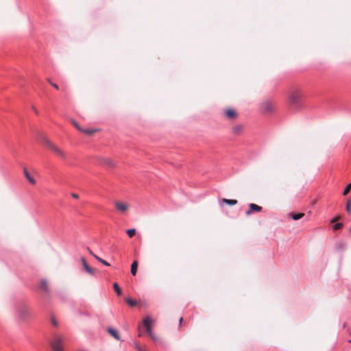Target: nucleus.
<instances>
[{
  "mask_svg": "<svg viewBox=\"0 0 351 351\" xmlns=\"http://www.w3.org/2000/svg\"><path fill=\"white\" fill-rule=\"evenodd\" d=\"M16 314L21 320H25L30 316L31 310L27 306L21 305L17 308Z\"/></svg>",
  "mask_w": 351,
  "mask_h": 351,
  "instance_id": "obj_1",
  "label": "nucleus"
},
{
  "mask_svg": "<svg viewBox=\"0 0 351 351\" xmlns=\"http://www.w3.org/2000/svg\"><path fill=\"white\" fill-rule=\"evenodd\" d=\"M64 339L60 335H54L51 342V346L53 351H63L62 344Z\"/></svg>",
  "mask_w": 351,
  "mask_h": 351,
  "instance_id": "obj_2",
  "label": "nucleus"
},
{
  "mask_svg": "<svg viewBox=\"0 0 351 351\" xmlns=\"http://www.w3.org/2000/svg\"><path fill=\"white\" fill-rule=\"evenodd\" d=\"M115 209L121 214H126L130 208V204L122 201H116L114 203Z\"/></svg>",
  "mask_w": 351,
  "mask_h": 351,
  "instance_id": "obj_3",
  "label": "nucleus"
},
{
  "mask_svg": "<svg viewBox=\"0 0 351 351\" xmlns=\"http://www.w3.org/2000/svg\"><path fill=\"white\" fill-rule=\"evenodd\" d=\"M276 109L274 103L270 101H265L261 104V111L264 114L271 113Z\"/></svg>",
  "mask_w": 351,
  "mask_h": 351,
  "instance_id": "obj_4",
  "label": "nucleus"
},
{
  "mask_svg": "<svg viewBox=\"0 0 351 351\" xmlns=\"http://www.w3.org/2000/svg\"><path fill=\"white\" fill-rule=\"evenodd\" d=\"M223 115L226 119L231 121H234L238 118L237 111L232 108H228L223 110Z\"/></svg>",
  "mask_w": 351,
  "mask_h": 351,
  "instance_id": "obj_5",
  "label": "nucleus"
},
{
  "mask_svg": "<svg viewBox=\"0 0 351 351\" xmlns=\"http://www.w3.org/2000/svg\"><path fill=\"white\" fill-rule=\"evenodd\" d=\"M302 97V93L300 90H296L290 93L289 101L292 104H298Z\"/></svg>",
  "mask_w": 351,
  "mask_h": 351,
  "instance_id": "obj_6",
  "label": "nucleus"
},
{
  "mask_svg": "<svg viewBox=\"0 0 351 351\" xmlns=\"http://www.w3.org/2000/svg\"><path fill=\"white\" fill-rule=\"evenodd\" d=\"M49 148L51 149V151L60 158H66V154L64 153V152L62 151L59 147H58L54 143H53Z\"/></svg>",
  "mask_w": 351,
  "mask_h": 351,
  "instance_id": "obj_7",
  "label": "nucleus"
},
{
  "mask_svg": "<svg viewBox=\"0 0 351 351\" xmlns=\"http://www.w3.org/2000/svg\"><path fill=\"white\" fill-rule=\"evenodd\" d=\"M81 262L85 271L90 275H94L96 273V269L90 267L86 263L84 257L81 258Z\"/></svg>",
  "mask_w": 351,
  "mask_h": 351,
  "instance_id": "obj_8",
  "label": "nucleus"
},
{
  "mask_svg": "<svg viewBox=\"0 0 351 351\" xmlns=\"http://www.w3.org/2000/svg\"><path fill=\"white\" fill-rule=\"evenodd\" d=\"M263 208L255 204H250L249 205V209L246 211L247 215H250L253 212H261Z\"/></svg>",
  "mask_w": 351,
  "mask_h": 351,
  "instance_id": "obj_9",
  "label": "nucleus"
},
{
  "mask_svg": "<svg viewBox=\"0 0 351 351\" xmlns=\"http://www.w3.org/2000/svg\"><path fill=\"white\" fill-rule=\"evenodd\" d=\"M243 125H235L232 128V132L234 136H241L243 133Z\"/></svg>",
  "mask_w": 351,
  "mask_h": 351,
  "instance_id": "obj_10",
  "label": "nucleus"
},
{
  "mask_svg": "<svg viewBox=\"0 0 351 351\" xmlns=\"http://www.w3.org/2000/svg\"><path fill=\"white\" fill-rule=\"evenodd\" d=\"M23 173L26 179L29 181V182L32 184L35 185L36 183V180L34 178L33 176L30 175V173L28 172L27 169L26 168L23 169Z\"/></svg>",
  "mask_w": 351,
  "mask_h": 351,
  "instance_id": "obj_11",
  "label": "nucleus"
},
{
  "mask_svg": "<svg viewBox=\"0 0 351 351\" xmlns=\"http://www.w3.org/2000/svg\"><path fill=\"white\" fill-rule=\"evenodd\" d=\"M101 163L102 165H106L108 167H114L116 165L114 161L110 158H103L101 160Z\"/></svg>",
  "mask_w": 351,
  "mask_h": 351,
  "instance_id": "obj_12",
  "label": "nucleus"
},
{
  "mask_svg": "<svg viewBox=\"0 0 351 351\" xmlns=\"http://www.w3.org/2000/svg\"><path fill=\"white\" fill-rule=\"evenodd\" d=\"M108 332L109 334L112 336L117 340H120V336L119 335L118 331L116 329L109 328H108Z\"/></svg>",
  "mask_w": 351,
  "mask_h": 351,
  "instance_id": "obj_13",
  "label": "nucleus"
},
{
  "mask_svg": "<svg viewBox=\"0 0 351 351\" xmlns=\"http://www.w3.org/2000/svg\"><path fill=\"white\" fill-rule=\"evenodd\" d=\"M40 138H41L42 142L48 147H49L53 144V143L49 138H47L45 136L41 135Z\"/></svg>",
  "mask_w": 351,
  "mask_h": 351,
  "instance_id": "obj_14",
  "label": "nucleus"
},
{
  "mask_svg": "<svg viewBox=\"0 0 351 351\" xmlns=\"http://www.w3.org/2000/svg\"><path fill=\"white\" fill-rule=\"evenodd\" d=\"M138 262L134 261L131 265V273L133 276H135L137 272Z\"/></svg>",
  "mask_w": 351,
  "mask_h": 351,
  "instance_id": "obj_15",
  "label": "nucleus"
},
{
  "mask_svg": "<svg viewBox=\"0 0 351 351\" xmlns=\"http://www.w3.org/2000/svg\"><path fill=\"white\" fill-rule=\"evenodd\" d=\"M40 289L45 293L48 292L47 282L45 280H43L40 283Z\"/></svg>",
  "mask_w": 351,
  "mask_h": 351,
  "instance_id": "obj_16",
  "label": "nucleus"
},
{
  "mask_svg": "<svg viewBox=\"0 0 351 351\" xmlns=\"http://www.w3.org/2000/svg\"><path fill=\"white\" fill-rule=\"evenodd\" d=\"M90 253L98 261H99L100 263H101L102 264H104V265H106V266H110V264L106 262V261L101 259V258H99V256H97V255L94 254L91 251H90Z\"/></svg>",
  "mask_w": 351,
  "mask_h": 351,
  "instance_id": "obj_17",
  "label": "nucleus"
},
{
  "mask_svg": "<svg viewBox=\"0 0 351 351\" xmlns=\"http://www.w3.org/2000/svg\"><path fill=\"white\" fill-rule=\"evenodd\" d=\"M223 202L228 204V205H236L237 204V201L236 199H223Z\"/></svg>",
  "mask_w": 351,
  "mask_h": 351,
  "instance_id": "obj_18",
  "label": "nucleus"
},
{
  "mask_svg": "<svg viewBox=\"0 0 351 351\" xmlns=\"http://www.w3.org/2000/svg\"><path fill=\"white\" fill-rule=\"evenodd\" d=\"M113 288L118 295H121L122 294V291L117 282L113 284Z\"/></svg>",
  "mask_w": 351,
  "mask_h": 351,
  "instance_id": "obj_19",
  "label": "nucleus"
},
{
  "mask_svg": "<svg viewBox=\"0 0 351 351\" xmlns=\"http://www.w3.org/2000/svg\"><path fill=\"white\" fill-rule=\"evenodd\" d=\"M95 131H96L95 130H93V129H83L82 128L81 132L84 133L86 134L91 135L93 133H95Z\"/></svg>",
  "mask_w": 351,
  "mask_h": 351,
  "instance_id": "obj_20",
  "label": "nucleus"
},
{
  "mask_svg": "<svg viewBox=\"0 0 351 351\" xmlns=\"http://www.w3.org/2000/svg\"><path fill=\"white\" fill-rule=\"evenodd\" d=\"M346 209L348 213L351 214V199H348L346 206Z\"/></svg>",
  "mask_w": 351,
  "mask_h": 351,
  "instance_id": "obj_21",
  "label": "nucleus"
},
{
  "mask_svg": "<svg viewBox=\"0 0 351 351\" xmlns=\"http://www.w3.org/2000/svg\"><path fill=\"white\" fill-rule=\"evenodd\" d=\"M125 301L128 303V304L130 305V306H134L137 304L136 301L133 300L130 298H126Z\"/></svg>",
  "mask_w": 351,
  "mask_h": 351,
  "instance_id": "obj_22",
  "label": "nucleus"
},
{
  "mask_svg": "<svg viewBox=\"0 0 351 351\" xmlns=\"http://www.w3.org/2000/svg\"><path fill=\"white\" fill-rule=\"evenodd\" d=\"M152 320L149 317H145L143 319V325L145 327L151 326Z\"/></svg>",
  "mask_w": 351,
  "mask_h": 351,
  "instance_id": "obj_23",
  "label": "nucleus"
},
{
  "mask_svg": "<svg viewBox=\"0 0 351 351\" xmlns=\"http://www.w3.org/2000/svg\"><path fill=\"white\" fill-rule=\"evenodd\" d=\"M50 321H51V324L54 327H56V328L58 327V322L57 319H56V317L54 316H51V317Z\"/></svg>",
  "mask_w": 351,
  "mask_h": 351,
  "instance_id": "obj_24",
  "label": "nucleus"
},
{
  "mask_svg": "<svg viewBox=\"0 0 351 351\" xmlns=\"http://www.w3.org/2000/svg\"><path fill=\"white\" fill-rule=\"evenodd\" d=\"M127 234L129 236L130 238H132L135 234H136V230L135 229H129L127 230Z\"/></svg>",
  "mask_w": 351,
  "mask_h": 351,
  "instance_id": "obj_25",
  "label": "nucleus"
},
{
  "mask_svg": "<svg viewBox=\"0 0 351 351\" xmlns=\"http://www.w3.org/2000/svg\"><path fill=\"white\" fill-rule=\"evenodd\" d=\"M304 215V213L293 214L292 215V219L294 220H298V219H301Z\"/></svg>",
  "mask_w": 351,
  "mask_h": 351,
  "instance_id": "obj_26",
  "label": "nucleus"
},
{
  "mask_svg": "<svg viewBox=\"0 0 351 351\" xmlns=\"http://www.w3.org/2000/svg\"><path fill=\"white\" fill-rule=\"evenodd\" d=\"M351 190V182L348 184L344 191H343V195H346Z\"/></svg>",
  "mask_w": 351,
  "mask_h": 351,
  "instance_id": "obj_27",
  "label": "nucleus"
},
{
  "mask_svg": "<svg viewBox=\"0 0 351 351\" xmlns=\"http://www.w3.org/2000/svg\"><path fill=\"white\" fill-rule=\"evenodd\" d=\"M342 227H343V223H336L333 226V229L337 230L341 229Z\"/></svg>",
  "mask_w": 351,
  "mask_h": 351,
  "instance_id": "obj_28",
  "label": "nucleus"
},
{
  "mask_svg": "<svg viewBox=\"0 0 351 351\" xmlns=\"http://www.w3.org/2000/svg\"><path fill=\"white\" fill-rule=\"evenodd\" d=\"M74 126L80 132H82V128L79 125V124L75 121H72Z\"/></svg>",
  "mask_w": 351,
  "mask_h": 351,
  "instance_id": "obj_29",
  "label": "nucleus"
},
{
  "mask_svg": "<svg viewBox=\"0 0 351 351\" xmlns=\"http://www.w3.org/2000/svg\"><path fill=\"white\" fill-rule=\"evenodd\" d=\"M145 328H146V331L149 334V335H151L152 333V329H151V326H147Z\"/></svg>",
  "mask_w": 351,
  "mask_h": 351,
  "instance_id": "obj_30",
  "label": "nucleus"
},
{
  "mask_svg": "<svg viewBox=\"0 0 351 351\" xmlns=\"http://www.w3.org/2000/svg\"><path fill=\"white\" fill-rule=\"evenodd\" d=\"M71 197L75 198V199H78L79 198V195L77 193H71Z\"/></svg>",
  "mask_w": 351,
  "mask_h": 351,
  "instance_id": "obj_31",
  "label": "nucleus"
},
{
  "mask_svg": "<svg viewBox=\"0 0 351 351\" xmlns=\"http://www.w3.org/2000/svg\"><path fill=\"white\" fill-rule=\"evenodd\" d=\"M32 108L34 110V112H35V114H38V111L34 106H32Z\"/></svg>",
  "mask_w": 351,
  "mask_h": 351,
  "instance_id": "obj_32",
  "label": "nucleus"
},
{
  "mask_svg": "<svg viewBox=\"0 0 351 351\" xmlns=\"http://www.w3.org/2000/svg\"><path fill=\"white\" fill-rule=\"evenodd\" d=\"M51 86H53L57 90L59 89L58 86L56 84H55V83H51Z\"/></svg>",
  "mask_w": 351,
  "mask_h": 351,
  "instance_id": "obj_33",
  "label": "nucleus"
},
{
  "mask_svg": "<svg viewBox=\"0 0 351 351\" xmlns=\"http://www.w3.org/2000/svg\"><path fill=\"white\" fill-rule=\"evenodd\" d=\"M149 337L154 340V341H156V337L152 333L151 335H149Z\"/></svg>",
  "mask_w": 351,
  "mask_h": 351,
  "instance_id": "obj_34",
  "label": "nucleus"
},
{
  "mask_svg": "<svg viewBox=\"0 0 351 351\" xmlns=\"http://www.w3.org/2000/svg\"><path fill=\"white\" fill-rule=\"evenodd\" d=\"M337 220H338V217H335V218H333V219H332L331 222H332V223H335V222L336 221H337Z\"/></svg>",
  "mask_w": 351,
  "mask_h": 351,
  "instance_id": "obj_35",
  "label": "nucleus"
},
{
  "mask_svg": "<svg viewBox=\"0 0 351 351\" xmlns=\"http://www.w3.org/2000/svg\"><path fill=\"white\" fill-rule=\"evenodd\" d=\"M47 82H48L49 83H50V84H51V83H52V82H51V81L49 79H47Z\"/></svg>",
  "mask_w": 351,
  "mask_h": 351,
  "instance_id": "obj_36",
  "label": "nucleus"
},
{
  "mask_svg": "<svg viewBox=\"0 0 351 351\" xmlns=\"http://www.w3.org/2000/svg\"><path fill=\"white\" fill-rule=\"evenodd\" d=\"M182 320H183V319H182V317H181V318L180 319V323L182 322Z\"/></svg>",
  "mask_w": 351,
  "mask_h": 351,
  "instance_id": "obj_37",
  "label": "nucleus"
},
{
  "mask_svg": "<svg viewBox=\"0 0 351 351\" xmlns=\"http://www.w3.org/2000/svg\"><path fill=\"white\" fill-rule=\"evenodd\" d=\"M350 232H351V228H350Z\"/></svg>",
  "mask_w": 351,
  "mask_h": 351,
  "instance_id": "obj_38",
  "label": "nucleus"
},
{
  "mask_svg": "<svg viewBox=\"0 0 351 351\" xmlns=\"http://www.w3.org/2000/svg\"><path fill=\"white\" fill-rule=\"evenodd\" d=\"M350 342H351V340L350 341Z\"/></svg>",
  "mask_w": 351,
  "mask_h": 351,
  "instance_id": "obj_39",
  "label": "nucleus"
}]
</instances>
